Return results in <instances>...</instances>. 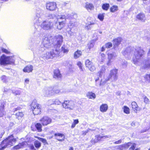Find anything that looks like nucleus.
Returning <instances> with one entry per match:
<instances>
[{
	"mask_svg": "<svg viewBox=\"0 0 150 150\" xmlns=\"http://www.w3.org/2000/svg\"><path fill=\"white\" fill-rule=\"evenodd\" d=\"M63 42V37L61 35L52 36L50 34L46 35L43 37L41 45L38 47L36 53H41L46 49L54 47V49L42 55V57L44 59L57 57L59 53V48Z\"/></svg>",
	"mask_w": 150,
	"mask_h": 150,
	"instance_id": "f257e3e1",
	"label": "nucleus"
},
{
	"mask_svg": "<svg viewBox=\"0 0 150 150\" xmlns=\"http://www.w3.org/2000/svg\"><path fill=\"white\" fill-rule=\"evenodd\" d=\"M133 53L132 61L134 64L137 66L141 65L142 69H145L150 67V59L143 61L142 60L144 51L141 47L136 46L135 48L128 47L122 52L123 54L126 57Z\"/></svg>",
	"mask_w": 150,
	"mask_h": 150,
	"instance_id": "f03ea898",
	"label": "nucleus"
},
{
	"mask_svg": "<svg viewBox=\"0 0 150 150\" xmlns=\"http://www.w3.org/2000/svg\"><path fill=\"white\" fill-rule=\"evenodd\" d=\"M42 10L39 9L36 11V15L34 17L33 22L34 24L40 25L41 28L44 30H49L52 29L53 27L52 21L42 20L41 17Z\"/></svg>",
	"mask_w": 150,
	"mask_h": 150,
	"instance_id": "7ed1b4c3",
	"label": "nucleus"
},
{
	"mask_svg": "<svg viewBox=\"0 0 150 150\" xmlns=\"http://www.w3.org/2000/svg\"><path fill=\"white\" fill-rule=\"evenodd\" d=\"M15 57L14 56H6L3 54L0 58V65L3 67L8 65H15Z\"/></svg>",
	"mask_w": 150,
	"mask_h": 150,
	"instance_id": "20e7f679",
	"label": "nucleus"
},
{
	"mask_svg": "<svg viewBox=\"0 0 150 150\" xmlns=\"http://www.w3.org/2000/svg\"><path fill=\"white\" fill-rule=\"evenodd\" d=\"M16 139L13 135L8 136L6 139L3 140L0 144V150H4L5 148L10 147L15 143Z\"/></svg>",
	"mask_w": 150,
	"mask_h": 150,
	"instance_id": "39448f33",
	"label": "nucleus"
},
{
	"mask_svg": "<svg viewBox=\"0 0 150 150\" xmlns=\"http://www.w3.org/2000/svg\"><path fill=\"white\" fill-rule=\"evenodd\" d=\"M68 17L67 15H62L58 16L57 18V21L55 23V25L57 29L61 30L65 26L66 20Z\"/></svg>",
	"mask_w": 150,
	"mask_h": 150,
	"instance_id": "423d86ee",
	"label": "nucleus"
},
{
	"mask_svg": "<svg viewBox=\"0 0 150 150\" xmlns=\"http://www.w3.org/2000/svg\"><path fill=\"white\" fill-rule=\"evenodd\" d=\"M117 72L118 70L115 69L111 70L106 81L111 80L112 81H117L118 79Z\"/></svg>",
	"mask_w": 150,
	"mask_h": 150,
	"instance_id": "0eeeda50",
	"label": "nucleus"
},
{
	"mask_svg": "<svg viewBox=\"0 0 150 150\" xmlns=\"http://www.w3.org/2000/svg\"><path fill=\"white\" fill-rule=\"evenodd\" d=\"M63 107L65 109L73 110L74 108V102L72 101H64L62 104Z\"/></svg>",
	"mask_w": 150,
	"mask_h": 150,
	"instance_id": "6e6552de",
	"label": "nucleus"
},
{
	"mask_svg": "<svg viewBox=\"0 0 150 150\" xmlns=\"http://www.w3.org/2000/svg\"><path fill=\"white\" fill-rule=\"evenodd\" d=\"M52 88L51 87H46L42 91V95L45 96H52Z\"/></svg>",
	"mask_w": 150,
	"mask_h": 150,
	"instance_id": "1a4fd4ad",
	"label": "nucleus"
},
{
	"mask_svg": "<svg viewBox=\"0 0 150 150\" xmlns=\"http://www.w3.org/2000/svg\"><path fill=\"white\" fill-rule=\"evenodd\" d=\"M110 137H111V136L110 135H106L104 136H101L100 135H98L95 136V138L94 139H92L91 140V142L92 144H95L97 143L101 139H105L107 138H110Z\"/></svg>",
	"mask_w": 150,
	"mask_h": 150,
	"instance_id": "9d476101",
	"label": "nucleus"
},
{
	"mask_svg": "<svg viewBox=\"0 0 150 150\" xmlns=\"http://www.w3.org/2000/svg\"><path fill=\"white\" fill-rule=\"evenodd\" d=\"M6 102L4 100L0 101V117L6 115V113L5 111L4 107Z\"/></svg>",
	"mask_w": 150,
	"mask_h": 150,
	"instance_id": "9b49d317",
	"label": "nucleus"
},
{
	"mask_svg": "<svg viewBox=\"0 0 150 150\" xmlns=\"http://www.w3.org/2000/svg\"><path fill=\"white\" fill-rule=\"evenodd\" d=\"M40 122L43 126H46L51 122L52 119L47 116H44L40 120Z\"/></svg>",
	"mask_w": 150,
	"mask_h": 150,
	"instance_id": "f8f14e48",
	"label": "nucleus"
},
{
	"mask_svg": "<svg viewBox=\"0 0 150 150\" xmlns=\"http://www.w3.org/2000/svg\"><path fill=\"white\" fill-rule=\"evenodd\" d=\"M117 54L115 52L108 53V61L107 62V65L108 66L111 65L112 60L115 59L117 57Z\"/></svg>",
	"mask_w": 150,
	"mask_h": 150,
	"instance_id": "ddd939ff",
	"label": "nucleus"
},
{
	"mask_svg": "<svg viewBox=\"0 0 150 150\" xmlns=\"http://www.w3.org/2000/svg\"><path fill=\"white\" fill-rule=\"evenodd\" d=\"M46 9L50 11H53L57 8V5L54 2L47 3L46 5Z\"/></svg>",
	"mask_w": 150,
	"mask_h": 150,
	"instance_id": "4468645a",
	"label": "nucleus"
},
{
	"mask_svg": "<svg viewBox=\"0 0 150 150\" xmlns=\"http://www.w3.org/2000/svg\"><path fill=\"white\" fill-rule=\"evenodd\" d=\"M122 40V39L121 38H117L113 39V48L115 50H118V46Z\"/></svg>",
	"mask_w": 150,
	"mask_h": 150,
	"instance_id": "2eb2a0df",
	"label": "nucleus"
},
{
	"mask_svg": "<svg viewBox=\"0 0 150 150\" xmlns=\"http://www.w3.org/2000/svg\"><path fill=\"white\" fill-rule=\"evenodd\" d=\"M53 78L57 79H60L62 77V75L58 69L54 70V71Z\"/></svg>",
	"mask_w": 150,
	"mask_h": 150,
	"instance_id": "dca6fc26",
	"label": "nucleus"
},
{
	"mask_svg": "<svg viewBox=\"0 0 150 150\" xmlns=\"http://www.w3.org/2000/svg\"><path fill=\"white\" fill-rule=\"evenodd\" d=\"M54 136L56 137V139L59 141L62 142L65 139V136L62 134L55 133L54 134Z\"/></svg>",
	"mask_w": 150,
	"mask_h": 150,
	"instance_id": "f3484780",
	"label": "nucleus"
},
{
	"mask_svg": "<svg viewBox=\"0 0 150 150\" xmlns=\"http://www.w3.org/2000/svg\"><path fill=\"white\" fill-rule=\"evenodd\" d=\"M27 144V142H23L21 143H20L17 145L13 147L14 149H20L23 148Z\"/></svg>",
	"mask_w": 150,
	"mask_h": 150,
	"instance_id": "a211bd4d",
	"label": "nucleus"
},
{
	"mask_svg": "<svg viewBox=\"0 0 150 150\" xmlns=\"http://www.w3.org/2000/svg\"><path fill=\"white\" fill-rule=\"evenodd\" d=\"M33 68V66L29 65L25 67L23 69V71L25 72L29 73L32 71Z\"/></svg>",
	"mask_w": 150,
	"mask_h": 150,
	"instance_id": "6ab92c4d",
	"label": "nucleus"
},
{
	"mask_svg": "<svg viewBox=\"0 0 150 150\" xmlns=\"http://www.w3.org/2000/svg\"><path fill=\"white\" fill-rule=\"evenodd\" d=\"M96 23L95 21H92L88 22L86 23L85 25V28L86 29L89 30L91 29V25H94Z\"/></svg>",
	"mask_w": 150,
	"mask_h": 150,
	"instance_id": "aec40b11",
	"label": "nucleus"
},
{
	"mask_svg": "<svg viewBox=\"0 0 150 150\" xmlns=\"http://www.w3.org/2000/svg\"><path fill=\"white\" fill-rule=\"evenodd\" d=\"M40 107V105H39L37 108H35L34 109L32 110L34 115H37L40 113L41 111Z\"/></svg>",
	"mask_w": 150,
	"mask_h": 150,
	"instance_id": "412c9836",
	"label": "nucleus"
},
{
	"mask_svg": "<svg viewBox=\"0 0 150 150\" xmlns=\"http://www.w3.org/2000/svg\"><path fill=\"white\" fill-rule=\"evenodd\" d=\"M108 106L106 104H102L100 107V110L102 112H105L108 110Z\"/></svg>",
	"mask_w": 150,
	"mask_h": 150,
	"instance_id": "4be33fe9",
	"label": "nucleus"
},
{
	"mask_svg": "<svg viewBox=\"0 0 150 150\" xmlns=\"http://www.w3.org/2000/svg\"><path fill=\"white\" fill-rule=\"evenodd\" d=\"M105 70V67L104 66H102L100 71L98 72L97 74L98 76H99L100 78H101L102 76L104 75Z\"/></svg>",
	"mask_w": 150,
	"mask_h": 150,
	"instance_id": "5701e85b",
	"label": "nucleus"
},
{
	"mask_svg": "<svg viewBox=\"0 0 150 150\" xmlns=\"http://www.w3.org/2000/svg\"><path fill=\"white\" fill-rule=\"evenodd\" d=\"M61 51L64 53H67L69 51L68 47L67 45H64L61 47Z\"/></svg>",
	"mask_w": 150,
	"mask_h": 150,
	"instance_id": "b1692460",
	"label": "nucleus"
},
{
	"mask_svg": "<svg viewBox=\"0 0 150 150\" xmlns=\"http://www.w3.org/2000/svg\"><path fill=\"white\" fill-rule=\"evenodd\" d=\"M137 18L139 20L142 21H144L146 20V18L144 14L140 13L138 14L137 16Z\"/></svg>",
	"mask_w": 150,
	"mask_h": 150,
	"instance_id": "393cba45",
	"label": "nucleus"
},
{
	"mask_svg": "<svg viewBox=\"0 0 150 150\" xmlns=\"http://www.w3.org/2000/svg\"><path fill=\"white\" fill-rule=\"evenodd\" d=\"M107 79V78H106L105 80H104L103 79H101L100 82L98 83V84L96 85L97 86H99L101 87H103V86L105 85L106 82L108 81H106V80Z\"/></svg>",
	"mask_w": 150,
	"mask_h": 150,
	"instance_id": "a878e982",
	"label": "nucleus"
},
{
	"mask_svg": "<svg viewBox=\"0 0 150 150\" xmlns=\"http://www.w3.org/2000/svg\"><path fill=\"white\" fill-rule=\"evenodd\" d=\"M0 79L1 81L4 83H6L10 80V78L5 75H2L0 77Z\"/></svg>",
	"mask_w": 150,
	"mask_h": 150,
	"instance_id": "bb28decb",
	"label": "nucleus"
},
{
	"mask_svg": "<svg viewBox=\"0 0 150 150\" xmlns=\"http://www.w3.org/2000/svg\"><path fill=\"white\" fill-rule=\"evenodd\" d=\"M82 54V52L80 50H78L75 52L74 54V58L75 59H76L79 57Z\"/></svg>",
	"mask_w": 150,
	"mask_h": 150,
	"instance_id": "cd10ccee",
	"label": "nucleus"
},
{
	"mask_svg": "<svg viewBox=\"0 0 150 150\" xmlns=\"http://www.w3.org/2000/svg\"><path fill=\"white\" fill-rule=\"evenodd\" d=\"M78 25L77 22L75 21V20H74L72 21H71L69 23L70 29H71V28L73 27H76Z\"/></svg>",
	"mask_w": 150,
	"mask_h": 150,
	"instance_id": "c85d7f7f",
	"label": "nucleus"
},
{
	"mask_svg": "<svg viewBox=\"0 0 150 150\" xmlns=\"http://www.w3.org/2000/svg\"><path fill=\"white\" fill-rule=\"evenodd\" d=\"M40 105L37 103V101L36 100H34L32 103L30 105L31 108L32 110L35 108H37L38 106Z\"/></svg>",
	"mask_w": 150,
	"mask_h": 150,
	"instance_id": "c756f323",
	"label": "nucleus"
},
{
	"mask_svg": "<svg viewBox=\"0 0 150 150\" xmlns=\"http://www.w3.org/2000/svg\"><path fill=\"white\" fill-rule=\"evenodd\" d=\"M87 97L89 99H95L96 98V95L94 93L91 92H88L86 94Z\"/></svg>",
	"mask_w": 150,
	"mask_h": 150,
	"instance_id": "7c9ffc66",
	"label": "nucleus"
},
{
	"mask_svg": "<svg viewBox=\"0 0 150 150\" xmlns=\"http://www.w3.org/2000/svg\"><path fill=\"white\" fill-rule=\"evenodd\" d=\"M85 8L88 11H91L94 8L93 5L91 4L86 3L85 6Z\"/></svg>",
	"mask_w": 150,
	"mask_h": 150,
	"instance_id": "2f4dec72",
	"label": "nucleus"
},
{
	"mask_svg": "<svg viewBox=\"0 0 150 150\" xmlns=\"http://www.w3.org/2000/svg\"><path fill=\"white\" fill-rule=\"evenodd\" d=\"M132 108L134 109V111L136 112L138 110V106L137 103L135 102H133L132 103Z\"/></svg>",
	"mask_w": 150,
	"mask_h": 150,
	"instance_id": "473e14b6",
	"label": "nucleus"
},
{
	"mask_svg": "<svg viewBox=\"0 0 150 150\" xmlns=\"http://www.w3.org/2000/svg\"><path fill=\"white\" fill-rule=\"evenodd\" d=\"M46 17L48 19H54L56 18L55 15L52 13L47 14Z\"/></svg>",
	"mask_w": 150,
	"mask_h": 150,
	"instance_id": "72a5a7b5",
	"label": "nucleus"
},
{
	"mask_svg": "<svg viewBox=\"0 0 150 150\" xmlns=\"http://www.w3.org/2000/svg\"><path fill=\"white\" fill-rule=\"evenodd\" d=\"M34 145L35 147L38 149L41 146V143L37 140H35V141L34 142Z\"/></svg>",
	"mask_w": 150,
	"mask_h": 150,
	"instance_id": "f704fd0d",
	"label": "nucleus"
},
{
	"mask_svg": "<svg viewBox=\"0 0 150 150\" xmlns=\"http://www.w3.org/2000/svg\"><path fill=\"white\" fill-rule=\"evenodd\" d=\"M15 115L16 118L19 120L21 119L23 117L24 114L23 112L18 111L16 113Z\"/></svg>",
	"mask_w": 150,
	"mask_h": 150,
	"instance_id": "c9c22d12",
	"label": "nucleus"
},
{
	"mask_svg": "<svg viewBox=\"0 0 150 150\" xmlns=\"http://www.w3.org/2000/svg\"><path fill=\"white\" fill-rule=\"evenodd\" d=\"M35 127L39 132H40L42 131V125L40 123H38L35 125Z\"/></svg>",
	"mask_w": 150,
	"mask_h": 150,
	"instance_id": "e433bc0d",
	"label": "nucleus"
},
{
	"mask_svg": "<svg viewBox=\"0 0 150 150\" xmlns=\"http://www.w3.org/2000/svg\"><path fill=\"white\" fill-rule=\"evenodd\" d=\"M109 4L108 3L104 4L102 5V9L105 11H107L109 9Z\"/></svg>",
	"mask_w": 150,
	"mask_h": 150,
	"instance_id": "4c0bfd02",
	"label": "nucleus"
},
{
	"mask_svg": "<svg viewBox=\"0 0 150 150\" xmlns=\"http://www.w3.org/2000/svg\"><path fill=\"white\" fill-rule=\"evenodd\" d=\"M100 60L101 62H103L105 59V55L104 54L102 53H100Z\"/></svg>",
	"mask_w": 150,
	"mask_h": 150,
	"instance_id": "58836bf2",
	"label": "nucleus"
},
{
	"mask_svg": "<svg viewBox=\"0 0 150 150\" xmlns=\"http://www.w3.org/2000/svg\"><path fill=\"white\" fill-rule=\"evenodd\" d=\"M94 45V43L93 41H90L88 44V48L90 50L91 49L93 48Z\"/></svg>",
	"mask_w": 150,
	"mask_h": 150,
	"instance_id": "ea45409f",
	"label": "nucleus"
},
{
	"mask_svg": "<svg viewBox=\"0 0 150 150\" xmlns=\"http://www.w3.org/2000/svg\"><path fill=\"white\" fill-rule=\"evenodd\" d=\"M40 35L39 36H38V37H34V38L32 40V42H35V43H38L40 42Z\"/></svg>",
	"mask_w": 150,
	"mask_h": 150,
	"instance_id": "a19ab883",
	"label": "nucleus"
},
{
	"mask_svg": "<svg viewBox=\"0 0 150 150\" xmlns=\"http://www.w3.org/2000/svg\"><path fill=\"white\" fill-rule=\"evenodd\" d=\"M105 13H100L98 15V18L100 21H102L104 19Z\"/></svg>",
	"mask_w": 150,
	"mask_h": 150,
	"instance_id": "79ce46f5",
	"label": "nucleus"
},
{
	"mask_svg": "<svg viewBox=\"0 0 150 150\" xmlns=\"http://www.w3.org/2000/svg\"><path fill=\"white\" fill-rule=\"evenodd\" d=\"M118 7L116 6H113L110 9V11L112 12H114L118 10Z\"/></svg>",
	"mask_w": 150,
	"mask_h": 150,
	"instance_id": "37998d69",
	"label": "nucleus"
},
{
	"mask_svg": "<svg viewBox=\"0 0 150 150\" xmlns=\"http://www.w3.org/2000/svg\"><path fill=\"white\" fill-rule=\"evenodd\" d=\"M12 93L16 95H20L21 93V91L20 89H17L15 90L12 91Z\"/></svg>",
	"mask_w": 150,
	"mask_h": 150,
	"instance_id": "c03bdc74",
	"label": "nucleus"
},
{
	"mask_svg": "<svg viewBox=\"0 0 150 150\" xmlns=\"http://www.w3.org/2000/svg\"><path fill=\"white\" fill-rule=\"evenodd\" d=\"M124 112L126 114H128L130 113L129 109L126 106H124L123 107Z\"/></svg>",
	"mask_w": 150,
	"mask_h": 150,
	"instance_id": "a18cd8bd",
	"label": "nucleus"
},
{
	"mask_svg": "<svg viewBox=\"0 0 150 150\" xmlns=\"http://www.w3.org/2000/svg\"><path fill=\"white\" fill-rule=\"evenodd\" d=\"M79 122V121L78 119H76L74 120V122L72 124V125L71 126V128H74L75 127L76 125L78 124Z\"/></svg>",
	"mask_w": 150,
	"mask_h": 150,
	"instance_id": "49530a36",
	"label": "nucleus"
},
{
	"mask_svg": "<svg viewBox=\"0 0 150 150\" xmlns=\"http://www.w3.org/2000/svg\"><path fill=\"white\" fill-rule=\"evenodd\" d=\"M123 145L124 147V150L126 149L129 146H130L131 145V143L128 142L127 143L123 144Z\"/></svg>",
	"mask_w": 150,
	"mask_h": 150,
	"instance_id": "de8ad7c7",
	"label": "nucleus"
},
{
	"mask_svg": "<svg viewBox=\"0 0 150 150\" xmlns=\"http://www.w3.org/2000/svg\"><path fill=\"white\" fill-rule=\"evenodd\" d=\"M52 93H53L52 94V96L53 95H54L55 94H59L61 93L60 91L59 90V89H57V90H54L52 88Z\"/></svg>",
	"mask_w": 150,
	"mask_h": 150,
	"instance_id": "09e8293b",
	"label": "nucleus"
},
{
	"mask_svg": "<svg viewBox=\"0 0 150 150\" xmlns=\"http://www.w3.org/2000/svg\"><path fill=\"white\" fill-rule=\"evenodd\" d=\"M91 62L88 59L86 60L85 61V65L87 67L89 68L91 64Z\"/></svg>",
	"mask_w": 150,
	"mask_h": 150,
	"instance_id": "8fccbe9b",
	"label": "nucleus"
},
{
	"mask_svg": "<svg viewBox=\"0 0 150 150\" xmlns=\"http://www.w3.org/2000/svg\"><path fill=\"white\" fill-rule=\"evenodd\" d=\"M112 43L110 42H108L105 45V47L106 48H109L112 47Z\"/></svg>",
	"mask_w": 150,
	"mask_h": 150,
	"instance_id": "3c124183",
	"label": "nucleus"
},
{
	"mask_svg": "<svg viewBox=\"0 0 150 150\" xmlns=\"http://www.w3.org/2000/svg\"><path fill=\"white\" fill-rule=\"evenodd\" d=\"M38 139L39 140L42 142L44 145L47 144V140L45 139L42 138H39Z\"/></svg>",
	"mask_w": 150,
	"mask_h": 150,
	"instance_id": "603ef678",
	"label": "nucleus"
},
{
	"mask_svg": "<svg viewBox=\"0 0 150 150\" xmlns=\"http://www.w3.org/2000/svg\"><path fill=\"white\" fill-rule=\"evenodd\" d=\"M136 145L134 143H131V147L129 149V150H134L136 147Z\"/></svg>",
	"mask_w": 150,
	"mask_h": 150,
	"instance_id": "864d4df0",
	"label": "nucleus"
},
{
	"mask_svg": "<svg viewBox=\"0 0 150 150\" xmlns=\"http://www.w3.org/2000/svg\"><path fill=\"white\" fill-rule=\"evenodd\" d=\"M91 71H93L96 69L95 67L93 65L91 64L89 68H88Z\"/></svg>",
	"mask_w": 150,
	"mask_h": 150,
	"instance_id": "5fc2aeb1",
	"label": "nucleus"
},
{
	"mask_svg": "<svg viewBox=\"0 0 150 150\" xmlns=\"http://www.w3.org/2000/svg\"><path fill=\"white\" fill-rule=\"evenodd\" d=\"M118 150H124V147L123 144H122L117 146V148Z\"/></svg>",
	"mask_w": 150,
	"mask_h": 150,
	"instance_id": "6e6d98bb",
	"label": "nucleus"
},
{
	"mask_svg": "<svg viewBox=\"0 0 150 150\" xmlns=\"http://www.w3.org/2000/svg\"><path fill=\"white\" fill-rule=\"evenodd\" d=\"M2 51L4 53H5L6 54H9L10 52H9L8 50L6 49L5 48H2L1 49Z\"/></svg>",
	"mask_w": 150,
	"mask_h": 150,
	"instance_id": "4d7b16f0",
	"label": "nucleus"
},
{
	"mask_svg": "<svg viewBox=\"0 0 150 150\" xmlns=\"http://www.w3.org/2000/svg\"><path fill=\"white\" fill-rule=\"evenodd\" d=\"M144 78L149 82H150V74L146 75L144 76Z\"/></svg>",
	"mask_w": 150,
	"mask_h": 150,
	"instance_id": "13d9d810",
	"label": "nucleus"
},
{
	"mask_svg": "<svg viewBox=\"0 0 150 150\" xmlns=\"http://www.w3.org/2000/svg\"><path fill=\"white\" fill-rule=\"evenodd\" d=\"M48 105H51L52 104H54V100H49L47 102Z\"/></svg>",
	"mask_w": 150,
	"mask_h": 150,
	"instance_id": "bf43d9fd",
	"label": "nucleus"
},
{
	"mask_svg": "<svg viewBox=\"0 0 150 150\" xmlns=\"http://www.w3.org/2000/svg\"><path fill=\"white\" fill-rule=\"evenodd\" d=\"M54 104L56 105H60L61 103V102L58 99H56L54 100Z\"/></svg>",
	"mask_w": 150,
	"mask_h": 150,
	"instance_id": "052dcab7",
	"label": "nucleus"
},
{
	"mask_svg": "<svg viewBox=\"0 0 150 150\" xmlns=\"http://www.w3.org/2000/svg\"><path fill=\"white\" fill-rule=\"evenodd\" d=\"M144 102L146 104L148 103L149 101V99L146 96L144 97Z\"/></svg>",
	"mask_w": 150,
	"mask_h": 150,
	"instance_id": "680f3d73",
	"label": "nucleus"
},
{
	"mask_svg": "<svg viewBox=\"0 0 150 150\" xmlns=\"http://www.w3.org/2000/svg\"><path fill=\"white\" fill-rule=\"evenodd\" d=\"M82 64V63L80 62H78L77 63V65L79 66L81 70L83 71V69L81 66Z\"/></svg>",
	"mask_w": 150,
	"mask_h": 150,
	"instance_id": "e2e57ef3",
	"label": "nucleus"
},
{
	"mask_svg": "<svg viewBox=\"0 0 150 150\" xmlns=\"http://www.w3.org/2000/svg\"><path fill=\"white\" fill-rule=\"evenodd\" d=\"M99 77H100L99 76V77H97L95 78V81H96V84H98V83L100 82V80Z\"/></svg>",
	"mask_w": 150,
	"mask_h": 150,
	"instance_id": "0e129e2a",
	"label": "nucleus"
},
{
	"mask_svg": "<svg viewBox=\"0 0 150 150\" xmlns=\"http://www.w3.org/2000/svg\"><path fill=\"white\" fill-rule=\"evenodd\" d=\"M122 64L123 67L125 68L126 67H127V62L124 60V61L122 62Z\"/></svg>",
	"mask_w": 150,
	"mask_h": 150,
	"instance_id": "69168bd1",
	"label": "nucleus"
},
{
	"mask_svg": "<svg viewBox=\"0 0 150 150\" xmlns=\"http://www.w3.org/2000/svg\"><path fill=\"white\" fill-rule=\"evenodd\" d=\"M30 149L31 150H36L33 144H31L29 146Z\"/></svg>",
	"mask_w": 150,
	"mask_h": 150,
	"instance_id": "338daca9",
	"label": "nucleus"
},
{
	"mask_svg": "<svg viewBox=\"0 0 150 150\" xmlns=\"http://www.w3.org/2000/svg\"><path fill=\"white\" fill-rule=\"evenodd\" d=\"M68 34L70 36H72L73 35V33L71 31V29H70L69 31H67Z\"/></svg>",
	"mask_w": 150,
	"mask_h": 150,
	"instance_id": "774afa93",
	"label": "nucleus"
}]
</instances>
